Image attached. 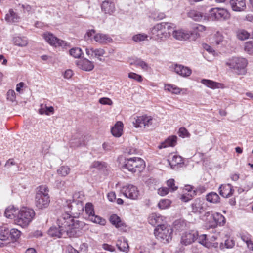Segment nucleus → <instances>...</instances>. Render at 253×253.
<instances>
[{
  "instance_id": "nucleus-28",
  "label": "nucleus",
  "mask_w": 253,
  "mask_h": 253,
  "mask_svg": "<svg viewBox=\"0 0 253 253\" xmlns=\"http://www.w3.org/2000/svg\"><path fill=\"white\" fill-rule=\"evenodd\" d=\"M177 137L171 136L168 137L164 142H162L159 146V149L165 148L167 147H173L176 145Z\"/></svg>"
},
{
  "instance_id": "nucleus-7",
  "label": "nucleus",
  "mask_w": 253,
  "mask_h": 253,
  "mask_svg": "<svg viewBox=\"0 0 253 253\" xmlns=\"http://www.w3.org/2000/svg\"><path fill=\"white\" fill-rule=\"evenodd\" d=\"M35 213L33 210L28 208L21 209L15 220L17 225L24 227L28 225L35 216Z\"/></svg>"
},
{
  "instance_id": "nucleus-10",
  "label": "nucleus",
  "mask_w": 253,
  "mask_h": 253,
  "mask_svg": "<svg viewBox=\"0 0 253 253\" xmlns=\"http://www.w3.org/2000/svg\"><path fill=\"white\" fill-rule=\"evenodd\" d=\"M154 119L152 117L147 115L138 116L133 122L135 127H150L153 126Z\"/></svg>"
},
{
  "instance_id": "nucleus-26",
  "label": "nucleus",
  "mask_w": 253,
  "mask_h": 253,
  "mask_svg": "<svg viewBox=\"0 0 253 253\" xmlns=\"http://www.w3.org/2000/svg\"><path fill=\"white\" fill-rule=\"evenodd\" d=\"M109 220L111 224L117 228H120L123 229L126 227L125 223L116 214L112 215L110 217Z\"/></svg>"
},
{
  "instance_id": "nucleus-18",
  "label": "nucleus",
  "mask_w": 253,
  "mask_h": 253,
  "mask_svg": "<svg viewBox=\"0 0 253 253\" xmlns=\"http://www.w3.org/2000/svg\"><path fill=\"white\" fill-rule=\"evenodd\" d=\"M70 143L71 146L73 147L84 145L85 144L84 137L80 133H77L72 136Z\"/></svg>"
},
{
  "instance_id": "nucleus-62",
  "label": "nucleus",
  "mask_w": 253,
  "mask_h": 253,
  "mask_svg": "<svg viewBox=\"0 0 253 253\" xmlns=\"http://www.w3.org/2000/svg\"><path fill=\"white\" fill-rule=\"evenodd\" d=\"M241 238L242 240L243 241L245 242L247 245L250 243L251 242V236L250 235H245L243 234L241 236Z\"/></svg>"
},
{
  "instance_id": "nucleus-49",
  "label": "nucleus",
  "mask_w": 253,
  "mask_h": 253,
  "mask_svg": "<svg viewBox=\"0 0 253 253\" xmlns=\"http://www.w3.org/2000/svg\"><path fill=\"white\" fill-rule=\"evenodd\" d=\"M244 50L249 54H253V42H246L244 45Z\"/></svg>"
},
{
  "instance_id": "nucleus-25",
  "label": "nucleus",
  "mask_w": 253,
  "mask_h": 253,
  "mask_svg": "<svg viewBox=\"0 0 253 253\" xmlns=\"http://www.w3.org/2000/svg\"><path fill=\"white\" fill-rule=\"evenodd\" d=\"M73 204L75 205H69L71 210L72 214H80L84 211V206L82 202L81 201H73Z\"/></svg>"
},
{
  "instance_id": "nucleus-11",
  "label": "nucleus",
  "mask_w": 253,
  "mask_h": 253,
  "mask_svg": "<svg viewBox=\"0 0 253 253\" xmlns=\"http://www.w3.org/2000/svg\"><path fill=\"white\" fill-rule=\"evenodd\" d=\"M122 191L126 198L131 200H137L139 196L137 187L132 184H126L123 186Z\"/></svg>"
},
{
  "instance_id": "nucleus-55",
  "label": "nucleus",
  "mask_w": 253,
  "mask_h": 253,
  "mask_svg": "<svg viewBox=\"0 0 253 253\" xmlns=\"http://www.w3.org/2000/svg\"><path fill=\"white\" fill-rule=\"evenodd\" d=\"M175 181L173 179H170L167 181L168 188L170 191H174L177 190V187L175 186Z\"/></svg>"
},
{
  "instance_id": "nucleus-56",
  "label": "nucleus",
  "mask_w": 253,
  "mask_h": 253,
  "mask_svg": "<svg viewBox=\"0 0 253 253\" xmlns=\"http://www.w3.org/2000/svg\"><path fill=\"white\" fill-rule=\"evenodd\" d=\"M21 7L23 9L24 12H27L29 13H32L35 11V8L34 7L30 6L27 4H22Z\"/></svg>"
},
{
  "instance_id": "nucleus-37",
  "label": "nucleus",
  "mask_w": 253,
  "mask_h": 253,
  "mask_svg": "<svg viewBox=\"0 0 253 253\" xmlns=\"http://www.w3.org/2000/svg\"><path fill=\"white\" fill-rule=\"evenodd\" d=\"M163 217L160 215H157L155 213H153L149 218V222L151 225L155 226L159 225L162 221Z\"/></svg>"
},
{
  "instance_id": "nucleus-63",
  "label": "nucleus",
  "mask_w": 253,
  "mask_h": 253,
  "mask_svg": "<svg viewBox=\"0 0 253 253\" xmlns=\"http://www.w3.org/2000/svg\"><path fill=\"white\" fill-rule=\"evenodd\" d=\"M234 245V242L231 239H228L225 241V246L226 248H232Z\"/></svg>"
},
{
  "instance_id": "nucleus-59",
  "label": "nucleus",
  "mask_w": 253,
  "mask_h": 253,
  "mask_svg": "<svg viewBox=\"0 0 253 253\" xmlns=\"http://www.w3.org/2000/svg\"><path fill=\"white\" fill-rule=\"evenodd\" d=\"M99 102L103 105H111L113 103L112 100L110 98L106 97L101 98L99 100Z\"/></svg>"
},
{
  "instance_id": "nucleus-35",
  "label": "nucleus",
  "mask_w": 253,
  "mask_h": 253,
  "mask_svg": "<svg viewBox=\"0 0 253 253\" xmlns=\"http://www.w3.org/2000/svg\"><path fill=\"white\" fill-rule=\"evenodd\" d=\"M40 114H45L49 115L50 114H53L54 112V108L52 106H47L46 105L41 104V108L39 110Z\"/></svg>"
},
{
  "instance_id": "nucleus-24",
  "label": "nucleus",
  "mask_w": 253,
  "mask_h": 253,
  "mask_svg": "<svg viewBox=\"0 0 253 253\" xmlns=\"http://www.w3.org/2000/svg\"><path fill=\"white\" fill-rule=\"evenodd\" d=\"M172 35L174 38L178 40H186L190 38L189 32L183 30L174 31Z\"/></svg>"
},
{
  "instance_id": "nucleus-41",
  "label": "nucleus",
  "mask_w": 253,
  "mask_h": 253,
  "mask_svg": "<svg viewBox=\"0 0 253 253\" xmlns=\"http://www.w3.org/2000/svg\"><path fill=\"white\" fill-rule=\"evenodd\" d=\"M165 90L175 94H179L181 90L180 88L172 84H166L165 85Z\"/></svg>"
},
{
  "instance_id": "nucleus-47",
  "label": "nucleus",
  "mask_w": 253,
  "mask_h": 253,
  "mask_svg": "<svg viewBox=\"0 0 253 253\" xmlns=\"http://www.w3.org/2000/svg\"><path fill=\"white\" fill-rule=\"evenodd\" d=\"M20 231L16 229L13 228L9 231V237H10L13 240H16L20 237Z\"/></svg>"
},
{
  "instance_id": "nucleus-39",
  "label": "nucleus",
  "mask_w": 253,
  "mask_h": 253,
  "mask_svg": "<svg viewBox=\"0 0 253 253\" xmlns=\"http://www.w3.org/2000/svg\"><path fill=\"white\" fill-rule=\"evenodd\" d=\"M15 45L19 46H25L28 44L27 40L25 37H16L13 38Z\"/></svg>"
},
{
  "instance_id": "nucleus-53",
  "label": "nucleus",
  "mask_w": 253,
  "mask_h": 253,
  "mask_svg": "<svg viewBox=\"0 0 253 253\" xmlns=\"http://www.w3.org/2000/svg\"><path fill=\"white\" fill-rule=\"evenodd\" d=\"M128 77L132 79H133L134 80H135L138 82H142L143 81V78L142 77L138 75L135 73L133 72H130L128 74Z\"/></svg>"
},
{
  "instance_id": "nucleus-30",
  "label": "nucleus",
  "mask_w": 253,
  "mask_h": 253,
  "mask_svg": "<svg viewBox=\"0 0 253 253\" xmlns=\"http://www.w3.org/2000/svg\"><path fill=\"white\" fill-rule=\"evenodd\" d=\"M123 124L120 122H117L111 129L112 135L116 137L121 136L123 131Z\"/></svg>"
},
{
  "instance_id": "nucleus-50",
  "label": "nucleus",
  "mask_w": 253,
  "mask_h": 253,
  "mask_svg": "<svg viewBox=\"0 0 253 253\" xmlns=\"http://www.w3.org/2000/svg\"><path fill=\"white\" fill-rule=\"evenodd\" d=\"M196 195V192H192V194H188L187 193H183L182 195H181L180 199L184 202H188Z\"/></svg>"
},
{
  "instance_id": "nucleus-27",
  "label": "nucleus",
  "mask_w": 253,
  "mask_h": 253,
  "mask_svg": "<svg viewBox=\"0 0 253 253\" xmlns=\"http://www.w3.org/2000/svg\"><path fill=\"white\" fill-rule=\"evenodd\" d=\"M101 9L105 13L111 14L115 11L114 4L110 1H104L101 4Z\"/></svg>"
},
{
  "instance_id": "nucleus-61",
  "label": "nucleus",
  "mask_w": 253,
  "mask_h": 253,
  "mask_svg": "<svg viewBox=\"0 0 253 253\" xmlns=\"http://www.w3.org/2000/svg\"><path fill=\"white\" fill-rule=\"evenodd\" d=\"M169 191V189L167 187H161L158 190V194L161 196H165L167 195Z\"/></svg>"
},
{
  "instance_id": "nucleus-22",
  "label": "nucleus",
  "mask_w": 253,
  "mask_h": 253,
  "mask_svg": "<svg viewBox=\"0 0 253 253\" xmlns=\"http://www.w3.org/2000/svg\"><path fill=\"white\" fill-rule=\"evenodd\" d=\"M203 202L200 199H196L192 203L191 206L192 212L195 213H201L204 211Z\"/></svg>"
},
{
  "instance_id": "nucleus-4",
  "label": "nucleus",
  "mask_w": 253,
  "mask_h": 253,
  "mask_svg": "<svg viewBox=\"0 0 253 253\" xmlns=\"http://www.w3.org/2000/svg\"><path fill=\"white\" fill-rule=\"evenodd\" d=\"M225 64L238 75H245L246 72L247 60L242 57H233L227 60Z\"/></svg>"
},
{
  "instance_id": "nucleus-31",
  "label": "nucleus",
  "mask_w": 253,
  "mask_h": 253,
  "mask_svg": "<svg viewBox=\"0 0 253 253\" xmlns=\"http://www.w3.org/2000/svg\"><path fill=\"white\" fill-rule=\"evenodd\" d=\"M169 163L172 169H174L175 167L178 165L183 163V160L182 157L176 155H172L169 159L168 160Z\"/></svg>"
},
{
  "instance_id": "nucleus-43",
  "label": "nucleus",
  "mask_w": 253,
  "mask_h": 253,
  "mask_svg": "<svg viewBox=\"0 0 253 253\" xmlns=\"http://www.w3.org/2000/svg\"><path fill=\"white\" fill-rule=\"evenodd\" d=\"M204 217L205 218V220L206 221V227L208 228H215L217 227V224L216 223L215 220H213L212 219H210V217H207L205 216V214H204Z\"/></svg>"
},
{
  "instance_id": "nucleus-17",
  "label": "nucleus",
  "mask_w": 253,
  "mask_h": 253,
  "mask_svg": "<svg viewBox=\"0 0 253 253\" xmlns=\"http://www.w3.org/2000/svg\"><path fill=\"white\" fill-rule=\"evenodd\" d=\"M205 216L210 217V219L215 220L217 225L223 226L225 223V218L221 213L218 212L213 214L210 211L206 212L205 213Z\"/></svg>"
},
{
  "instance_id": "nucleus-6",
  "label": "nucleus",
  "mask_w": 253,
  "mask_h": 253,
  "mask_svg": "<svg viewBox=\"0 0 253 253\" xmlns=\"http://www.w3.org/2000/svg\"><path fill=\"white\" fill-rule=\"evenodd\" d=\"M173 230L169 226L165 224L158 225L154 230L156 239L160 242L166 244L172 239Z\"/></svg>"
},
{
  "instance_id": "nucleus-8",
  "label": "nucleus",
  "mask_w": 253,
  "mask_h": 253,
  "mask_svg": "<svg viewBox=\"0 0 253 253\" xmlns=\"http://www.w3.org/2000/svg\"><path fill=\"white\" fill-rule=\"evenodd\" d=\"M85 211L88 215V218L91 222L99 224L101 225H105L106 221L105 219L100 216L95 215L94 211L93 205L91 203H87L85 206Z\"/></svg>"
},
{
  "instance_id": "nucleus-29",
  "label": "nucleus",
  "mask_w": 253,
  "mask_h": 253,
  "mask_svg": "<svg viewBox=\"0 0 253 253\" xmlns=\"http://www.w3.org/2000/svg\"><path fill=\"white\" fill-rule=\"evenodd\" d=\"M64 231H61V229L57 228L56 227H52L48 230V234L51 237H64L66 238L68 237V236L66 234H64Z\"/></svg>"
},
{
  "instance_id": "nucleus-2",
  "label": "nucleus",
  "mask_w": 253,
  "mask_h": 253,
  "mask_svg": "<svg viewBox=\"0 0 253 253\" xmlns=\"http://www.w3.org/2000/svg\"><path fill=\"white\" fill-rule=\"evenodd\" d=\"M50 201L48 187L45 185L38 186L35 197L36 207L40 210L47 208L49 205Z\"/></svg>"
},
{
  "instance_id": "nucleus-32",
  "label": "nucleus",
  "mask_w": 253,
  "mask_h": 253,
  "mask_svg": "<svg viewBox=\"0 0 253 253\" xmlns=\"http://www.w3.org/2000/svg\"><path fill=\"white\" fill-rule=\"evenodd\" d=\"M187 15L188 17L196 21H200L204 17L202 13L194 9L190 10L188 12Z\"/></svg>"
},
{
  "instance_id": "nucleus-3",
  "label": "nucleus",
  "mask_w": 253,
  "mask_h": 253,
  "mask_svg": "<svg viewBox=\"0 0 253 253\" xmlns=\"http://www.w3.org/2000/svg\"><path fill=\"white\" fill-rule=\"evenodd\" d=\"M173 24L171 23L162 22L155 25L150 32L151 39L162 40L169 35Z\"/></svg>"
},
{
  "instance_id": "nucleus-52",
  "label": "nucleus",
  "mask_w": 253,
  "mask_h": 253,
  "mask_svg": "<svg viewBox=\"0 0 253 253\" xmlns=\"http://www.w3.org/2000/svg\"><path fill=\"white\" fill-rule=\"evenodd\" d=\"M223 37L222 35L219 32H217L214 35V42H212L215 45L220 44L223 41Z\"/></svg>"
},
{
  "instance_id": "nucleus-23",
  "label": "nucleus",
  "mask_w": 253,
  "mask_h": 253,
  "mask_svg": "<svg viewBox=\"0 0 253 253\" xmlns=\"http://www.w3.org/2000/svg\"><path fill=\"white\" fill-rule=\"evenodd\" d=\"M174 69L177 74L184 77L189 76L192 73L189 68L181 65H176Z\"/></svg>"
},
{
  "instance_id": "nucleus-14",
  "label": "nucleus",
  "mask_w": 253,
  "mask_h": 253,
  "mask_svg": "<svg viewBox=\"0 0 253 253\" xmlns=\"http://www.w3.org/2000/svg\"><path fill=\"white\" fill-rule=\"evenodd\" d=\"M207 29V28L200 24H195L192 27L191 30L189 32L190 37L192 40H195L199 38Z\"/></svg>"
},
{
  "instance_id": "nucleus-12",
  "label": "nucleus",
  "mask_w": 253,
  "mask_h": 253,
  "mask_svg": "<svg viewBox=\"0 0 253 253\" xmlns=\"http://www.w3.org/2000/svg\"><path fill=\"white\" fill-rule=\"evenodd\" d=\"M198 233L196 230H189L184 232L181 238V243L185 245H188L197 240Z\"/></svg>"
},
{
  "instance_id": "nucleus-9",
  "label": "nucleus",
  "mask_w": 253,
  "mask_h": 253,
  "mask_svg": "<svg viewBox=\"0 0 253 253\" xmlns=\"http://www.w3.org/2000/svg\"><path fill=\"white\" fill-rule=\"evenodd\" d=\"M209 17L212 20H222L228 19L230 14L224 8H213L209 11Z\"/></svg>"
},
{
  "instance_id": "nucleus-45",
  "label": "nucleus",
  "mask_w": 253,
  "mask_h": 253,
  "mask_svg": "<svg viewBox=\"0 0 253 253\" xmlns=\"http://www.w3.org/2000/svg\"><path fill=\"white\" fill-rule=\"evenodd\" d=\"M70 171V169L67 166H63L57 169V173L61 176H67Z\"/></svg>"
},
{
  "instance_id": "nucleus-40",
  "label": "nucleus",
  "mask_w": 253,
  "mask_h": 253,
  "mask_svg": "<svg viewBox=\"0 0 253 253\" xmlns=\"http://www.w3.org/2000/svg\"><path fill=\"white\" fill-rule=\"evenodd\" d=\"M206 199L210 203H217L219 202L220 197L217 193L211 192L207 195Z\"/></svg>"
},
{
  "instance_id": "nucleus-60",
  "label": "nucleus",
  "mask_w": 253,
  "mask_h": 253,
  "mask_svg": "<svg viewBox=\"0 0 253 253\" xmlns=\"http://www.w3.org/2000/svg\"><path fill=\"white\" fill-rule=\"evenodd\" d=\"M95 31L93 29L88 30L84 36V39L86 41L88 40L93 35H95Z\"/></svg>"
},
{
  "instance_id": "nucleus-57",
  "label": "nucleus",
  "mask_w": 253,
  "mask_h": 253,
  "mask_svg": "<svg viewBox=\"0 0 253 253\" xmlns=\"http://www.w3.org/2000/svg\"><path fill=\"white\" fill-rule=\"evenodd\" d=\"M7 99L11 101L14 102L16 99V94L13 90H9L7 92Z\"/></svg>"
},
{
  "instance_id": "nucleus-46",
  "label": "nucleus",
  "mask_w": 253,
  "mask_h": 253,
  "mask_svg": "<svg viewBox=\"0 0 253 253\" xmlns=\"http://www.w3.org/2000/svg\"><path fill=\"white\" fill-rule=\"evenodd\" d=\"M171 201L169 199H164L161 200L158 204V206L161 209H165L169 207Z\"/></svg>"
},
{
  "instance_id": "nucleus-42",
  "label": "nucleus",
  "mask_w": 253,
  "mask_h": 253,
  "mask_svg": "<svg viewBox=\"0 0 253 253\" xmlns=\"http://www.w3.org/2000/svg\"><path fill=\"white\" fill-rule=\"evenodd\" d=\"M17 210V209L13 206H9L5 211V216L8 218H12Z\"/></svg>"
},
{
  "instance_id": "nucleus-54",
  "label": "nucleus",
  "mask_w": 253,
  "mask_h": 253,
  "mask_svg": "<svg viewBox=\"0 0 253 253\" xmlns=\"http://www.w3.org/2000/svg\"><path fill=\"white\" fill-rule=\"evenodd\" d=\"M148 37V36L147 35H145L144 34H137L136 35H134L133 37V40L136 42H141L145 40Z\"/></svg>"
},
{
  "instance_id": "nucleus-1",
  "label": "nucleus",
  "mask_w": 253,
  "mask_h": 253,
  "mask_svg": "<svg viewBox=\"0 0 253 253\" xmlns=\"http://www.w3.org/2000/svg\"><path fill=\"white\" fill-rule=\"evenodd\" d=\"M57 223L61 231L68 237H75L77 231L82 229L85 226V223L79 220L75 217L71 216L69 214L65 213L58 218Z\"/></svg>"
},
{
  "instance_id": "nucleus-21",
  "label": "nucleus",
  "mask_w": 253,
  "mask_h": 253,
  "mask_svg": "<svg viewBox=\"0 0 253 253\" xmlns=\"http://www.w3.org/2000/svg\"><path fill=\"white\" fill-rule=\"evenodd\" d=\"M219 193L223 197H228L234 192L233 186L230 184L221 185L219 188Z\"/></svg>"
},
{
  "instance_id": "nucleus-58",
  "label": "nucleus",
  "mask_w": 253,
  "mask_h": 253,
  "mask_svg": "<svg viewBox=\"0 0 253 253\" xmlns=\"http://www.w3.org/2000/svg\"><path fill=\"white\" fill-rule=\"evenodd\" d=\"M134 64L136 66L140 67L142 69L144 70H147L148 67V64L145 62L141 60H136L135 61Z\"/></svg>"
},
{
  "instance_id": "nucleus-36",
  "label": "nucleus",
  "mask_w": 253,
  "mask_h": 253,
  "mask_svg": "<svg viewBox=\"0 0 253 253\" xmlns=\"http://www.w3.org/2000/svg\"><path fill=\"white\" fill-rule=\"evenodd\" d=\"M116 246L119 250L123 252L127 251L129 247L127 241L124 238L118 240Z\"/></svg>"
},
{
  "instance_id": "nucleus-15",
  "label": "nucleus",
  "mask_w": 253,
  "mask_h": 253,
  "mask_svg": "<svg viewBox=\"0 0 253 253\" xmlns=\"http://www.w3.org/2000/svg\"><path fill=\"white\" fill-rule=\"evenodd\" d=\"M230 4L234 11H244L246 8V0H230Z\"/></svg>"
},
{
  "instance_id": "nucleus-51",
  "label": "nucleus",
  "mask_w": 253,
  "mask_h": 253,
  "mask_svg": "<svg viewBox=\"0 0 253 253\" xmlns=\"http://www.w3.org/2000/svg\"><path fill=\"white\" fill-rule=\"evenodd\" d=\"M237 36L239 39L245 40L249 37L250 34L246 30H241L238 31Z\"/></svg>"
},
{
  "instance_id": "nucleus-44",
  "label": "nucleus",
  "mask_w": 253,
  "mask_h": 253,
  "mask_svg": "<svg viewBox=\"0 0 253 253\" xmlns=\"http://www.w3.org/2000/svg\"><path fill=\"white\" fill-rule=\"evenodd\" d=\"M70 54L74 58H80L83 54L82 49L79 47L72 48L69 50Z\"/></svg>"
},
{
  "instance_id": "nucleus-64",
  "label": "nucleus",
  "mask_w": 253,
  "mask_h": 253,
  "mask_svg": "<svg viewBox=\"0 0 253 253\" xmlns=\"http://www.w3.org/2000/svg\"><path fill=\"white\" fill-rule=\"evenodd\" d=\"M102 248L106 251H108L110 252H114L115 251V248L108 244L104 243L102 245Z\"/></svg>"
},
{
  "instance_id": "nucleus-20",
  "label": "nucleus",
  "mask_w": 253,
  "mask_h": 253,
  "mask_svg": "<svg viewBox=\"0 0 253 253\" xmlns=\"http://www.w3.org/2000/svg\"><path fill=\"white\" fill-rule=\"evenodd\" d=\"M93 39L95 42L101 44H106L112 42V39L107 34L102 33H96L93 36Z\"/></svg>"
},
{
  "instance_id": "nucleus-33",
  "label": "nucleus",
  "mask_w": 253,
  "mask_h": 253,
  "mask_svg": "<svg viewBox=\"0 0 253 253\" xmlns=\"http://www.w3.org/2000/svg\"><path fill=\"white\" fill-rule=\"evenodd\" d=\"M5 20L8 23L17 22L19 19V16L14 12L13 9H10L5 17Z\"/></svg>"
},
{
  "instance_id": "nucleus-34",
  "label": "nucleus",
  "mask_w": 253,
  "mask_h": 253,
  "mask_svg": "<svg viewBox=\"0 0 253 253\" xmlns=\"http://www.w3.org/2000/svg\"><path fill=\"white\" fill-rule=\"evenodd\" d=\"M9 237V230L6 225L0 226V240L5 241Z\"/></svg>"
},
{
  "instance_id": "nucleus-48",
  "label": "nucleus",
  "mask_w": 253,
  "mask_h": 253,
  "mask_svg": "<svg viewBox=\"0 0 253 253\" xmlns=\"http://www.w3.org/2000/svg\"><path fill=\"white\" fill-rule=\"evenodd\" d=\"M105 53V51L103 48H94V56L97 58L100 61H102L101 57L103 56Z\"/></svg>"
},
{
  "instance_id": "nucleus-13",
  "label": "nucleus",
  "mask_w": 253,
  "mask_h": 253,
  "mask_svg": "<svg viewBox=\"0 0 253 253\" xmlns=\"http://www.w3.org/2000/svg\"><path fill=\"white\" fill-rule=\"evenodd\" d=\"M43 37L49 44L56 47L62 46L64 44L63 41L60 40L50 33H45Z\"/></svg>"
},
{
  "instance_id": "nucleus-16",
  "label": "nucleus",
  "mask_w": 253,
  "mask_h": 253,
  "mask_svg": "<svg viewBox=\"0 0 253 253\" xmlns=\"http://www.w3.org/2000/svg\"><path fill=\"white\" fill-rule=\"evenodd\" d=\"M76 63L79 68L85 71H90L94 67L93 63L86 58L81 59Z\"/></svg>"
},
{
  "instance_id": "nucleus-38",
  "label": "nucleus",
  "mask_w": 253,
  "mask_h": 253,
  "mask_svg": "<svg viewBox=\"0 0 253 253\" xmlns=\"http://www.w3.org/2000/svg\"><path fill=\"white\" fill-rule=\"evenodd\" d=\"M201 83L205 86L212 89L219 88V86L220 85L219 83L207 79L202 80Z\"/></svg>"
},
{
  "instance_id": "nucleus-19",
  "label": "nucleus",
  "mask_w": 253,
  "mask_h": 253,
  "mask_svg": "<svg viewBox=\"0 0 253 253\" xmlns=\"http://www.w3.org/2000/svg\"><path fill=\"white\" fill-rule=\"evenodd\" d=\"M197 240L199 243L208 248H216L218 246V243L217 242L212 243L207 239L206 234H202L200 236L198 235Z\"/></svg>"
},
{
  "instance_id": "nucleus-5",
  "label": "nucleus",
  "mask_w": 253,
  "mask_h": 253,
  "mask_svg": "<svg viewBox=\"0 0 253 253\" xmlns=\"http://www.w3.org/2000/svg\"><path fill=\"white\" fill-rule=\"evenodd\" d=\"M145 166L143 160L139 157H133L126 159L122 167L132 173H139L143 170Z\"/></svg>"
}]
</instances>
